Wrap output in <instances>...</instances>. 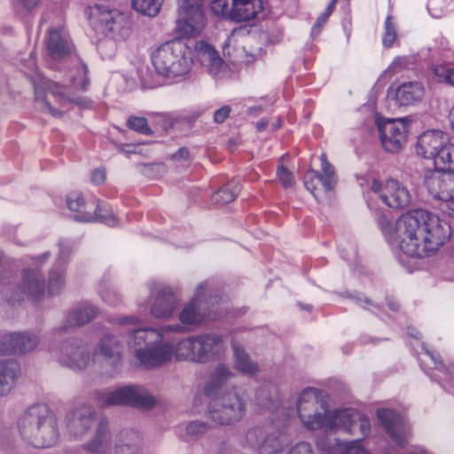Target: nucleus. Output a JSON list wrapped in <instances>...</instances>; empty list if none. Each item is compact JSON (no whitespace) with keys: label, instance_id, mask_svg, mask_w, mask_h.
Listing matches in <instances>:
<instances>
[{"label":"nucleus","instance_id":"1","mask_svg":"<svg viewBox=\"0 0 454 454\" xmlns=\"http://www.w3.org/2000/svg\"><path fill=\"white\" fill-rule=\"evenodd\" d=\"M114 324L126 327L129 336L130 348L134 349L137 362L145 369H153L171 360L176 355L177 360L204 364L217 359L224 351L222 336L204 333L184 338L174 346L164 341V334L169 332L182 333L181 325H165L159 329L142 327L143 320L137 316L115 318Z\"/></svg>","mask_w":454,"mask_h":454},{"label":"nucleus","instance_id":"2","mask_svg":"<svg viewBox=\"0 0 454 454\" xmlns=\"http://www.w3.org/2000/svg\"><path fill=\"white\" fill-rule=\"evenodd\" d=\"M379 224L387 242L405 255L436 252L450 237V226L425 209L409 210L394 223L382 218Z\"/></svg>","mask_w":454,"mask_h":454},{"label":"nucleus","instance_id":"3","mask_svg":"<svg viewBox=\"0 0 454 454\" xmlns=\"http://www.w3.org/2000/svg\"><path fill=\"white\" fill-rule=\"evenodd\" d=\"M303 426L308 430H317L323 427L326 432H344L356 435L360 433V438L342 442L339 439H330L327 434L317 440V446L324 454H372L365 449L362 441L371 433L369 419L353 409H340L329 412H320L313 410H301L298 413Z\"/></svg>","mask_w":454,"mask_h":454},{"label":"nucleus","instance_id":"4","mask_svg":"<svg viewBox=\"0 0 454 454\" xmlns=\"http://www.w3.org/2000/svg\"><path fill=\"white\" fill-rule=\"evenodd\" d=\"M17 427L20 436L35 448H50L59 438L57 420L43 403L26 409L20 415Z\"/></svg>","mask_w":454,"mask_h":454},{"label":"nucleus","instance_id":"5","mask_svg":"<svg viewBox=\"0 0 454 454\" xmlns=\"http://www.w3.org/2000/svg\"><path fill=\"white\" fill-rule=\"evenodd\" d=\"M151 59L156 73L167 78L186 75L193 63L192 51L181 38L162 43L152 53Z\"/></svg>","mask_w":454,"mask_h":454},{"label":"nucleus","instance_id":"6","mask_svg":"<svg viewBox=\"0 0 454 454\" xmlns=\"http://www.w3.org/2000/svg\"><path fill=\"white\" fill-rule=\"evenodd\" d=\"M419 156L433 160L434 169L454 173V139L441 130H427L416 143Z\"/></svg>","mask_w":454,"mask_h":454},{"label":"nucleus","instance_id":"7","mask_svg":"<svg viewBox=\"0 0 454 454\" xmlns=\"http://www.w3.org/2000/svg\"><path fill=\"white\" fill-rule=\"evenodd\" d=\"M94 400L102 407L130 406L151 410L157 404L156 397L142 385L129 384L115 389L97 390Z\"/></svg>","mask_w":454,"mask_h":454},{"label":"nucleus","instance_id":"8","mask_svg":"<svg viewBox=\"0 0 454 454\" xmlns=\"http://www.w3.org/2000/svg\"><path fill=\"white\" fill-rule=\"evenodd\" d=\"M245 445L255 450L258 454H314L311 445L307 442H297L286 452L285 448L288 445L286 436L280 432L269 433L260 427L247 432Z\"/></svg>","mask_w":454,"mask_h":454},{"label":"nucleus","instance_id":"9","mask_svg":"<svg viewBox=\"0 0 454 454\" xmlns=\"http://www.w3.org/2000/svg\"><path fill=\"white\" fill-rule=\"evenodd\" d=\"M218 295H212L208 281L200 283L190 301L185 303L178 314L180 323L187 326L200 325L207 318L221 317L222 313L214 309Z\"/></svg>","mask_w":454,"mask_h":454},{"label":"nucleus","instance_id":"10","mask_svg":"<svg viewBox=\"0 0 454 454\" xmlns=\"http://www.w3.org/2000/svg\"><path fill=\"white\" fill-rule=\"evenodd\" d=\"M85 16L95 31L115 41L125 40L131 34L129 20L117 10H109L95 4L85 9Z\"/></svg>","mask_w":454,"mask_h":454},{"label":"nucleus","instance_id":"11","mask_svg":"<svg viewBox=\"0 0 454 454\" xmlns=\"http://www.w3.org/2000/svg\"><path fill=\"white\" fill-rule=\"evenodd\" d=\"M34 87L35 107L53 117H60L73 102L80 104L69 91H64L57 83L43 77L39 76Z\"/></svg>","mask_w":454,"mask_h":454},{"label":"nucleus","instance_id":"12","mask_svg":"<svg viewBox=\"0 0 454 454\" xmlns=\"http://www.w3.org/2000/svg\"><path fill=\"white\" fill-rule=\"evenodd\" d=\"M247 404L236 391L217 394L208 403L209 419L220 426H230L241 420L246 414Z\"/></svg>","mask_w":454,"mask_h":454},{"label":"nucleus","instance_id":"13","mask_svg":"<svg viewBox=\"0 0 454 454\" xmlns=\"http://www.w3.org/2000/svg\"><path fill=\"white\" fill-rule=\"evenodd\" d=\"M203 0H177L176 30L184 37L200 35L206 27Z\"/></svg>","mask_w":454,"mask_h":454},{"label":"nucleus","instance_id":"14","mask_svg":"<svg viewBox=\"0 0 454 454\" xmlns=\"http://www.w3.org/2000/svg\"><path fill=\"white\" fill-rule=\"evenodd\" d=\"M51 355L60 365L74 372L83 371L90 362L88 344L77 337L63 340Z\"/></svg>","mask_w":454,"mask_h":454},{"label":"nucleus","instance_id":"15","mask_svg":"<svg viewBox=\"0 0 454 454\" xmlns=\"http://www.w3.org/2000/svg\"><path fill=\"white\" fill-rule=\"evenodd\" d=\"M411 121L408 118L387 119L377 123L380 143L385 151L396 153L407 142Z\"/></svg>","mask_w":454,"mask_h":454},{"label":"nucleus","instance_id":"16","mask_svg":"<svg viewBox=\"0 0 454 454\" xmlns=\"http://www.w3.org/2000/svg\"><path fill=\"white\" fill-rule=\"evenodd\" d=\"M371 191L375 193L387 207L399 209L404 208L411 203L410 191L399 181L388 179L385 182L373 180Z\"/></svg>","mask_w":454,"mask_h":454},{"label":"nucleus","instance_id":"17","mask_svg":"<svg viewBox=\"0 0 454 454\" xmlns=\"http://www.w3.org/2000/svg\"><path fill=\"white\" fill-rule=\"evenodd\" d=\"M124 345L120 338L113 333H104L99 339L95 356H100L102 360L111 367L110 374L114 376L119 373L123 363Z\"/></svg>","mask_w":454,"mask_h":454},{"label":"nucleus","instance_id":"18","mask_svg":"<svg viewBox=\"0 0 454 454\" xmlns=\"http://www.w3.org/2000/svg\"><path fill=\"white\" fill-rule=\"evenodd\" d=\"M424 184L434 198L449 202L454 211V176L447 172L427 170Z\"/></svg>","mask_w":454,"mask_h":454},{"label":"nucleus","instance_id":"19","mask_svg":"<svg viewBox=\"0 0 454 454\" xmlns=\"http://www.w3.org/2000/svg\"><path fill=\"white\" fill-rule=\"evenodd\" d=\"M20 290V292L7 298L9 303L14 305L16 302H20L24 294L35 301H41L45 296V283L40 270L36 268L25 269Z\"/></svg>","mask_w":454,"mask_h":454},{"label":"nucleus","instance_id":"20","mask_svg":"<svg viewBox=\"0 0 454 454\" xmlns=\"http://www.w3.org/2000/svg\"><path fill=\"white\" fill-rule=\"evenodd\" d=\"M40 343V336L32 332L4 333L0 339V353L3 355H25L34 351Z\"/></svg>","mask_w":454,"mask_h":454},{"label":"nucleus","instance_id":"21","mask_svg":"<svg viewBox=\"0 0 454 454\" xmlns=\"http://www.w3.org/2000/svg\"><path fill=\"white\" fill-rule=\"evenodd\" d=\"M377 418L398 447L408 443L411 427L404 418L390 409H379Z\"/></svg>","mask_w":454,"mask_h":454},{"label":"nucleus","instance_id":"22","mask_svg":"<svg viewBox=\"0 0 454 454\" xmlns=\"http://www.w3.org/2000/svg\"><path fill=\"white\" fill-rule=\"evenodd\" d=\"M97 413L92 405L79 403L71 409L66 416V427L68 432L81 437L96 423Z\"/></svg>","mask_w":454,"mask_h":454},{"label":"nucleus","instance_id":"23","mask_svg":"<svg viewBox=\"0 0 454 454\" xmlns=\"http://www.w3.org/2000/svg\"><path fill=\"white\" fill-rule=\"evenodd\" d=\"M193 57L215 79L223 78L226 65L217 51L206 41H197L193 46Z\"/></svg>","mask_w":454,"mask_h":454},{"label":"nucleus","instance_id":"24","mask_svg":"<svg viewBox=\"0 0 454 454\" xmlns=\"http://www.w3.org/2000/svg\"><path fill=\"white\" fill-rule=\"evenodd\" d=\"M153 302L150 308L151 315L157 319H168L176 311L179 298L176 292L168 286H160L155 291L150 287Z\"/></svg>","mask_w":454,"mask_h":454},{"label":"nucleus","instance_id":"25","mask_svg":"<svg viewBox=\"0 0 454 454\" xmlns=\"http://www.w3.org/2000/svg\"><path fill=\"white\" fill-rule=\"evenodd\" d=\"M320 161L323 175L310 169L304 176V185L315 198L318 197L317 192L321 189L328 192L336 184L334 169L328 162L325 153L320 155Z\"/></svg>","mask_w":454,"mask_h":454},{"label":"nucleus","instance_id":"26","mask_svg":"<svg viewBox=\"0 0 454 454\" xmlns=\"http://www.w3.org/2000/svg\"><path fill=\"white\" fill-rule=\"evenodd\" d=\"M67 206L69 210L75 213L74 219L78 222H95L98 210L101 208L109 212L106 203H99L93 198L85 200L83 196L78 192H73L67 196Z\"/></svg>","mask_w":454,"mask_h":454},{"label":"nucleus","instance_id":"27","mask_svg":"<svg viewBox=\"0 0 454 454\" xmlns=\"http://www.w3.org/2000/svg\"><path fill=\"white\" fill-rule=\"evenodd\" d=\"M98 314V308L82 303L71 309L65 317L61 324L54 328L53 332L59 335L69 333L72 329L84 325L93 320Z\"/></svg>","mask_w":454,"mask_h":454},{"label":"nucleus","instance_id":"28","mask_svg":"<svg viewBox=\"0 0 454 454\" xmlns=\"http://www.w3.org/2000/svg\"><path fill=\"white\" fill-rule=\"evenodd\" d=\"M424 95L425 87L419 82H406L387 90V96L394 98L399 106L415 105L422 100Z\"/></svg>","mask_w":454,"mask_h":454},{"label":"nucleus","instance_id":"29","mask_svg":"<svg viewBox=\"0 0 454 454\" xmlns=\"http://www.w3.org/2000/svg\"><path fill=\"white\" fill-rule=\"evenodd\" d=\"M112 434L106 419L99 420L93 436L82 444V449L91 454H106L112 447Z\"/></svg>","mask_w":454,"mask_h":454},{"label":"nucleus","instance_id":"30","mask_svg":"<svg viewBox=\"0 0 454 454\" xmlns=\"http://www.w3.org/2000/svg\"><path fill=\"white\" fill-rule=\"evenodd\" d=\"M20 373V364L15 359L0 360V397L7 396L12 392Z\"/></svg>","mask_w":454,"mask_h":454},{"label":"nucleus","instance_id":"31","mask_svg":"<svg viewBox=\"0 0 454 454\" xmlns=\"http://www.w3.org/2000/svg\"><path fill=\"white\" fill-rule=\"evenodd\" d=\"M233 21H250L262 11V0H232Z\"/></svg>","mask_w":454,"mask_h":454},{"label":"nucleus","instance_id":"32","mask_svg":"<svg viewBox=\"0 0 454 454\" xmlns=\"http://www.w3.org/2000/svg\"><path fill=\"white\" fill-rule=\"evenodd\" d=\"M141 443L138 433L130 430L122 431L115 440V453L141 454Z\"/></svg>","mask_w":454,"mask_h":454},{"label":"nucleus","instance_id":"33","mask_svg":"<svg viewBox=\"0 0 454 454\" xmlns=\"http://www.w3.org/2000/svg\"><path fill=\"white\" fill-rule=\"evenodd\" d=\"M210 428V425L206 421L190 420L180 426L178 436L184 442L191 443L201 439Z\"/></svg>","mask_w":454,"mask_h":454},{"label":"nucleus","instance_id":"34","mask_svg":"<svg viewBox=\"0 0 454 454\" xmlns=\"http://www.w3.org/2000/svg\"><path fill=\"white\" fill-rule=\"evenodd\" d=\"M47 50L51 58L55 59H61L69 53L70 43L62 29L50 30L47 40Z\"/></svg>","mask_w":454,"mask_h":454},{"label":"nucleus","instance_id":"35","mask_svg":"<svg viewBox=\"0 0 454 454\" xmlns=\"http://www.w3.org/2000/svg\"><path fill=\"white\" fill-rule=\"evenodd\" d=\"M233 376L234 373L229 367L219 364L210 377V380L205 389L206 394L207 395L216 394L217 389L227 383Z\"/></svg>","mask_w":454,"mask_h":454},{"label":"nucleus","instance_id":"36","mask_svg":"<svg viewBox=\"0 0 454 454\" xmlns=\"http://www.w3.org/2000/svg\"><path fill=\"white\" fill-rule=\"evenodd\" d=\"M233 352L237 370L248 376H254L258 372L259 368L257 364L251 360L249 355L242 347L234 344Z\"/></svg>","mask_w":454,"mask_h":454},{"label":"nucleus","instance_id":"37","mask_svg":"<svg viewBox=\"0 0 454 454\" xmlns=\"http://www.w3.org/2000/svg\"><path fill=\"white\" fill-rule=\"evenodd\" d=\"M87 67L79 59H75L74 66L68 71L69 86L73 90H83L89 84Z\"/></svg>","mask_w":454,"mask_h":454},{"label":"nucleus","instance_id":"38","mask_svg":"<svg viewBox=\"0 0 454 454\" xmlns=\"http://www.w3.org/2000/svg\"><path fill=\"white\" fill-rule=\"evenodd\" d=\"M66 285L65 267L62 264L54 266L49 272L47 293L49 296H56L62 293Z\"/></svg>","mask_w":454,"mask_h":454},{"label":"nucleus","instance_id":"39","mask_svg":"<svg viewBox=\"0 0 454 454\" xmlns=\"http://www.w3.org/2000/svg\"><path fill=\"white\" fill-rule=\"evenodd\" d=\"M256 401L259 405L272 410L278 409V388L273 384H267L261 387L256 393Z\"/></svg>","mask_w":454,"mask_h":454},{"label":"nucleus","instance_id":"40","mask_svg":"<svg viewBox=\"0 0 454 454\" xmlns=\"http://www.w3.org/2000/svg\"><path fill=\"white\" fill-rule=\"evenodd\" d=\"M239 191V184L236 182H231L216 192L213 196V200L216 203L227 204L235 200Z\"/></svg>","mask_w":454,"mask_h":454},{"label":"nucleus","instance_id":"41","mask_svg":"<svg viewBox=\"0 0 454 454\" xmlns=\"http://www.w3.org/2000/svg\"><path fill=\"white\" fill-rule=\"evenodd\" d=\"M232 0H211L210 11L219 18L233 21Z\"/></svg>","mask_w":454,"mask_h":454},{"label":"nucleus","instance_id":"42","mask_svg":"<svg viewBox=\"0 0 454 454\" xmlns=\"http://www.w3.org/2000/svg\"><path fill=\"white\" fill-rule=\"evenodd\" d=\"M163 0H131L133 8L145 15L154 17L161 7Z\"/></svg>","mask_w":454,"mask_h":454},{"label":"nucleus","instance_id":"43","mask_svg":"<svg viewBox=\"0 0 454 454\" xmlns=\"http://www.w3.org/2000/svg\"><path fill=\"white\" fill-rule=\"evenodd\" d=\"M317 404V390L315 388H306L304 389L298 400H297V411L301 412V410H313L315 406Z\"/></svg>","mask_w":454,"mask_h":454},{"label":"nucleus","instance_id":"44","mask_svg":"<svg viewBox=\"0 0 454 454\" xmlns=\"http://www.w3.org/2000/svg\"><path fill=\"white\" fill-rule=\"evenodd\" d=\"M396 39V26L391 16H387L384 23L382 43L385 47H391Z\"/></svg>","mask_w":454,"mask_h":454},{"label":"nucleus","instance_id":"45","mask_svg":"<svg viewBox=\"0 0 454 454\" xmlns=\"http://www.w3.org/2000/svg\"><path fill=\"white\" fill-rule=\"evenodd\" d=\"M57 246L60 254H69L77 252L79 241L70 238H61L58 240Z\"/></svg>","mask_w":454,"mask_h":454},{"label":"nucleus","instance_id":"46","mask_svg":"<svg viewBox=\"0 0 454 454\" xmlns=\"http://www.w3.org/2000/svg\"><path fill=\"white\" fill-rule=\"evenodd\" d=\"M277 178L284 188H290L294 184L293 174L287 170L282 164H279L277 169Z\"/></svg>","mask_w":454,"mask_h":454},{"label":"nucleus","instance_id":"47","mask_svg":"<svg viewBox=\"0 0 454 454\" xmlns=\"http://www.w3.org/2000/svg\"><path fill=\"white\" fill-rule=\"evenodd\" d=\"M432 71L436 82L448 83L453 68H449L445 65H435L432 67Z\"/></svg>","mask_w":454,"mask_h":454},{"label":"nucleus","instance_id":"48","mask_svg":"<svg viewBox=\"0 0 454 454\" xmlns=\"http://www.w3.org/2000/svg\"><path fill=\"white\" fill-rule=\"evenodd\" d=\"M108 210L109 212L103 208L98 210V215L95 221L102 222L112 227L116 226L119 223L118 218L115 216L109 206Z\"/></svg>","mask_w":454,"mask_h":454},{"label":"nucleus","instance_id":"49","mask_svg":"<svg viewBox=\"0 0 454 454\" xmlns=\"http://www.w3.org/2000/svg\"><path fill=\"white\" fill-rule=\"evenodd\" d=\"M128 125L131 129L142 134H147L150 131L147 121L143 117H130L128 121Z\"/></svg>","mask_w":454,"mask_h":454},{"label":"nucleus","instance_id":"50","mask_svg":"<svg viewBox=\"0 0 454 454\" xmlns=\"http://www.w3.org/2000/svg\"><path fill=\"white\" fill-rule=\"evenodd\" d=\"M336 0H332L325 11L317 18L314 27H312V34H318L321 27L326 22L328 17L333 12Z\"/></svg>","mask_w":454,"mask_h":454},{"label":"nucleus","instance_id":"51","mask_svg":"<svg viewBox=\"0 0 454 454\" xmlns=\"http://www.w3.org/2000/svg\"><path fill=\"white\" fill-rule=\"evenodd\" d=\"M423 257H398L399 263L407 270L412 273L420 268V260Z\"/></svg>","mask_w":454,"mask_h":454},{"label":"nucleus","instance_id":"52","mask_svg":"<svg viewBox=\"0 0 454 454\" xmlns=\"http://www.w3.org/2000/svg\"><path fill=\"white\" fill-rule=\"evenodd\" d=\"M102 299L111 306H116L121 302V294L114 287H110L104 292H100Z\"/></svg>","mask_w":454,"mask_h":454},{"label":"nucleus","instance_id":"53","mask_svg":"<svg viewBox=\"0 0 454 454\" xmlns=\"http://www.w3.org/2000/svg\"><path fill=\"white\" fill-rule=\"evenodd\" d=\"M12 428L3 423L0 422V446L4 447L9 443L12 438Z\"/></svg>","mask_w":454,"mask_h":454},{"label":"nucleus","instance_id":"54","mask_svg":"<svg viewBox=\"0 0 454 454\" xmlns=\"http://www.w3.org/2000/svg\"><path fill=\"white\" fill-rule=\"evenodd\" d=\"M43 0H16V7L27 12H31L41 4Z\"/></svg>","mask_w":454,"mask_h":454},{"label":"nucleus","instance_id":"55","mask_svg":"<svg viewBox=\"0 0 454 454\" xmlns=\"http://www.w3.org/2000/svg\"><path fill=\"white\" fill-rule=\"evenodd\" d=\"M171 159L179 163L180 165L185 166L189 161V151L186 148H180L176 153H175Z\"/></svg>","mask_w":454,"mask_h":454},{"label":"nucleus","instance_id":"56","mask_svg":"<svg viewBox=\"0 0 454 454\" xmlns=\"http://www.w3.org/2000/svg\"><path fill=\"white\" fill-rule=\"evenodd\" d=\"M231 107L229 106H223L217 109L214 114V121L216 123H223L230 115Z\"/></svg>","mask_w":454,"mask_h":454},{"label":"nucleus","instance_id":"57","mask_svg":"<svg viewBox=\"0 0 454 454\" xmlns=\"http://www.w3.org/2000/svg\"><path fill=\"white\" fill-rule=\"evenodd\" d=\"M407 59L405 57H396L394 59L392 63L389 65L387 68V72L396 73L398 72L402 67H405L407 65Z\"/></svg>","mask_w":454,"mask_h":454},{"label":"nucleus","instance_id":"58","mask_svg":"<svg viewBox=\"0 0 454 454\" xmlns=\"http://www.w3.org/2000/svg\"><path fill=\"white\" fill-rule=\"evenodd\" d=\"M138 79L145 87H153L154 84L152 82L151 77L147 74V67H141L138 69Z\"/></svg>","mask_w":454,"mask_h":454},{"label":"nucleus","instance_id":"59","mask_svg":"<svg viewBox=\"0 0 454 454\" xmlns=\"http://www.w3.org/2000/svg\"><path fill=\"white\" fill-rule=\"evenodd\" d=\"M91 180L95 184H101L106 180V172L103 168H97L91 174Z\"/></svg>","mask_w":454,"mask_h":454},{"label":"nucleus","instance_id":"60","mask_svg":"<svg viewBox=\"0 0 454 454\" xmlns=\"http://www.w3.org/2000/svg\"><path fill=\"white\" fill-rule=\"evenodd\" d=\"M426 354L430 356L432 361L434 363L435 365L438 366V369L440 371H444L446 369L445 365L442 364V361L439 355H435L434 352L429 351L428 349H426Z\"/></svg>","mask_w":454,"mask_h":454},{"label":"nucleus","instance_id":"61","mask_svg":"<svg viewBox=\"0 0 454 454\" xmlns=\"http://www.w3.org/2000/svg\"><path fill=\"white\" fill-rule=\"evenodd\" d=\"M152 172H155V176L153 177L160 176L166 173L167 168L163 163H155L149 167V169Z\"/></svg>","mask_w":454,"mask_h":454},{"label":"nucleus","instance_id":"62","mask_svg":"<svg viewBox=\"0 0 454 454\" xmlns=\"http://www.w3.org/2000/svg\"><path fill=\"white\" fill-rule=\"evenodd\" d=\"M270 125V121L267 118H262L255 124V128L257 131L262 132L267 129V127Z\"/></svg>","mask_w":454,"mask_h":454},{"label":"nucleus","instance_id":"63","mask_svg":"<svg viewBox=\"0 0 454 454\" xmlns=\"http://www.w3.org/2000/svg\"><path fill=\"white\" fill-rule=\"evenodd\" d=\"M442 3V0H430L427 5V9L431 15L434 18H438L440 15L434 12L433 9L438 5H440Z\"/></svg>","mask_w":454,"mask_h":454},{"label":"nucleus","instance_id":"64","mask_svg":"<svg viewBox=\"0 0 454 454\" xmlns=\"http://www.w3.org/2000/svg\"><path fill=\"white\" fill-rule=\"evenodd\" d=\"M282 126V120L279 117H275L270 122V129L272 131L277 130Z\"/></svg>","mask_w":454,"mask_h":454}]
</instances>
